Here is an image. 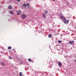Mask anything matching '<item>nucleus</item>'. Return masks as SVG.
<instances>
[{"mask_svg": "<svg viewBox=\"0 0 76 76\" xmlns=\"http://www.w3.org/2000/svg\"><path fill=\"white\" fill-rule=\"evenodd\" d=\"M26 15L23 14L21 16V18H22V19H25V18H26Z\"/></svg>", "mask_w": 76, "mask_h": 76, "instance_id": "nucleus-1", "label": "nucleus"}, {"mask_svg": "<svg viewBox=\"0 0 76 76\" xmlns=\"http://www.w3.org/2000/svg\"><path fill=\"white\" fill-rule=\"evenodd\" d=\"M74 43V41H69V44H73V43Z\"/></svg>", "mask_w": 76, "mask_h": 76, "instance_id": "nucleus-2", "label": "nucleus"}, {"mask_svg": "<svg viewBox=\"0 0 76 76\" xmlns=\"http://www.w3.org/2000/svg\"><path fill=\"white\" fill-rule=\"evenodd\" d=\"M58 64L59 66L60 67H61V66L62 64L61 63V62L60 61L58 62Z\"/></svg>", "mask_w": 76, "mask_h": 76, "instance_id": "nucleus-3", "label": "nucleus"}, {"mask_svg": "<svg viewBox=\"0 0 76 76\" xmlns=\"http://www.w3.org/2000/svg\"><path fill=\"white\" fill-rule=\"evenodd\" d=\"M64 22L65 24H67L69 23V20H66V21H64Z\"/></svg>", "mask_w": 76, "mask_h": 76, "instance_id": "nucleus-4", "label": "nucleus"}, {"mask_svg": "<svg viewBox=\"0 0 76 76\" xmlns=\"http://www.w3.org/2000/svg\"><path fill=\"white\" fill-rule=\"evenodd\" d=\"M1 65H2V66H5V63H4L2 62H1Z\"/></svg>", "mask_w": 76, "mask_h": 76, "instance_id": "nucleus-5", "label": "nucleus"}, {"mask_svg": "<svg viewBox=\"0 0 76 76\" xmlns=\"http://www.w3.org/2000/svg\"><path fill=\"white\" fill-rule=\"evenodd\" d=\"M43 17L44 18H46V15H45V13H44L43 14Z\"/></svg>", "mask_w": 76, "mask_h": 76, "instance_id": "nucleus-6", "label": "nucleus"}, {"mask_svg": "<svg viewBox=\"0 0 76 76\" xmlns=\"http://www.w3.org/2000/svg\"><path fill=\"white\" fill-rule=\"evenodd\" d=\"M9 9H12V6L11 5H10L8 7Z\"/></svg>", "mask_w": 76, "mask_h": 76, "instance_id": "nucleus-7", "label": "nucleus"}, {"mask_svg": "<svg viewBox=\"0 0 76 76\" xmlns=\"http://www.w3.org/2000/svg\"><path fill=\"white\" fill-rule=\"evenodd\" d=\"M21 13V12L20 11H19L17 12V15H20Z\"/></svg>", "mask_w": 76, "mask_h": 76, "instance_id": "nucleus-8", "label": "nucleus"}, {"mask_svg": "<svg viewBox=\"0 0 76 76\" xmlns=\"http://www.w3.org/2000/svg\"><path fill=\"white\" fill-rule=\"evenodd\" d=\"M9 13H10V14H11V15H12V14H13V11H10Z\"/></svg>", "mask_w": 76, "mask_h": 76, "instance_id": "nucleus-9", "label": "nucleus"}, {"mask_svg": "<svg viewBox=\"0 0 76 76\" xmlns=\"http://www.w3.org/2000/svg\"><path fill=\"white\" fill-rule=\"evenodd\" d=\"M26 5H27V8H29V4H28V3Z\"/></svg>", "mask_w": 76, "mask_h": 76, "instance_id": "nucleus-10", "label": "nucleus"}, {"mask_svg": "<svg viewBox=\"0 0 76 76\" xmlns=\"http://www.w3.org/2000/svg\"><path fill=\"white\" fill-rule=\"evenodd\" d=\"M63 18H64V16L62 15L60 17V19H63Z\"/></svg>", "mask_w": 76, "mask_h": 76, "instance_id": "nucleus-11", "label": "nucleus"}, {"mask_svg": "<svg viewBox=\"0 0 76 76\" xmlns=\"http://www.w3.org/2000/svg\"><path fill=\"white\" fill-rule=\"evenodd\" d=\"M23 7H26V4H24L23 5Z\"/></svg>", "mask_w": 76, "mask_h": 76, "instance_id": "nucleus-12", "label": "nucleus"}, {"mask_svg": "<svg viewBox=\"0 0 76 76\" xmlns=\"http://www.w3.org/2000/svg\"><path fill=\"white\" fill-rule=\"evenodd\" d=\"M11 48H12V47L10 46H9L8 48V50H11Z\"/></svg>", "mask_w": 76, "mask_h": 76, "instance_id": "nucleus-13", "label": "nucleus"}, {"mask_svg": "<svg viewBox=\"0 0 76 76\" xmlns=\"http://www.w3.org/2000/svg\"><path fill=\"white\" fill-rule=\"evenodd\" d=\"M28 60L29 62H31V59L30 58L28 59Z\"/></svg>", "mask_w": 76, "mask_h": 76, "instance_id": "nucleus-14", "label": "nucleus"}, {"mask_svg": "<svg viewBox=\"0 0 76 76\" xmlns=\"http://www.w3.org/2000/svg\"><path fill=\"white\" fill-rule=\"evenodd\" d=\"M51 37H52V36L51 34H50L48 35L49 38H51Z\"/></svg>", "mask_w": 76, "mask_h": 76, "instance_id": "nucleus-15", "label": "nucleus"}, {"mask_svg": "<svg viewBox=\"0 0 76 76\" xmlns=\"http://www.w3.org/2000/svg\"><path fill=\"white\" fill-rule=\"evenodd\" d=\"M44 12L45 13H48V11H47V10H45Z\"/></svg>", "mask_w": 76, "mask_h": 76, "instance_id": "nucleus-16", "label": "nucleus"}, {"mask_svg": "<svg viewBox=\"0 0 76 76\" xmlns=\"http://www.w3.org/2000/svg\"><path fill=\"white\" fill-rule=\"evenodd\" d=\"M19 75L20 76H22V72H20V74H19Z\"/></svg>", "mask_w": 76, "mask_h": 76, "instance_id": "nucleus-17", "label": "nucleus"}, {"mask_svg": "<svg viewBox=\"0 0 76 76\" xmlns=\"http://www.w3.org/2000/svg\"><path fill=\"white\" fill-rule=\"evenodd\" d=\"M58 42H59V43H60L61 42V41L58 40Z\"/></svg>", "mask_w": 76, "mask_h": 76, "instance_id": "nucleus-18", "label": "nucleus"}, {"mask_svg": "<svg viewBox=\"0 0 76 76\" xmlns=\"http://www.w3.org/2000/svg\"><path fill=\"white\" fill-rule=\"evenodd\" d=\"M9 58V59H12V57L10 56Z\"/></svg>", "mask_w": 76, "mask_h": 76, "instance_id": "nucleus-19", "label": "nucleus"}, {"mask_svg": "<svg viewBox=\"0 0 76 76\" xmlns=\"http://www.w3.org/2000/svg\"><path fill=\"white\" fill-rule=\"evenodd\" d=\"M64 20H66V18L65 17H64Z\"/></svg>", "mask_w": 76, "mask_h": 76, "instance_id": "nucleus-20", "label": "nucleus"}, {"mask_svg": "<svg viewBox=\"0 0 76 76\" xmlns=\"http://www.w3.org/2000/svg\"><path fill=\"white\" fill-rule=\"evenodd\" d=\"M17 1H18V2H19L20 1V0H17Z\"/></svg>", "mask_w": 76, "mask_h": 76, "instance_id": "nucleus-21", "label": "nucleus"}, {"mask_svg": "<svg viewBox=\"0 0 76 76\" xmlns=\"http://www.w3.org/2000/svg\"><path fill=\"white\" fill-rule=\"evenodd\" d=\"M75 62H76V60H75Z\"/></svg>", "mask_w": 76, "mask_h": 76, "instance_id": "nucleus-22", "label": "nucleus"}, {"mask_svg": "<svg viewBox=\"0 0 76 76\" xmlns=\"http://www.w3.org/2000/svg\"><path fill=\"white\" fill-rule=\"evenodd\" d=\"M13 51H15V49H13Z\"/></svg>", "mask_w": 76, "mask_h": 76, "instance_id": "nucleus-23", "label": "nucleus"}, {"mask_svg": "<svg viewBox=\"0 0 76 76\" xmlns=\"http://www.w3.org/2000/svg\"><path fill=\"white\" fill-rule=\"evenodd\" d=\"M53 1H56V0H53Z\"/></svg>", "mask_w": 76, "mask_h": 76, "instance_id": "nucleus-24", "label": "nucleus"}]
</instances>
